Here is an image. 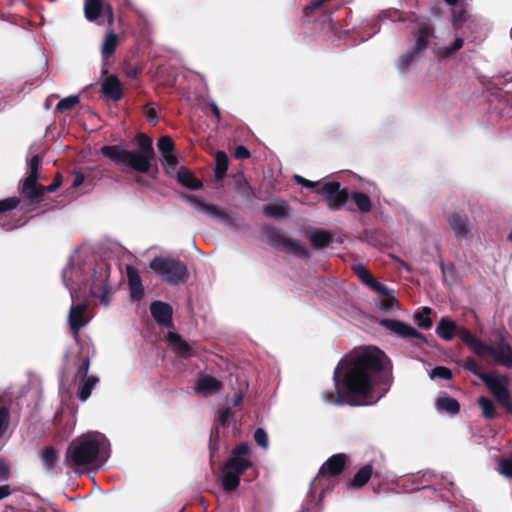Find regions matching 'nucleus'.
Listing matches in <instances>:
<instances>
[{
    "label": "nucleus",
    "instance_id": "3",
    "mask_svg": "<svg viewBox=\"0 0 512 512\" xmlns=\"http://www.w3.org/2000/svg\"><path fill=\"white\" fill-rule=\"evenodd\" d=\"M110 456V444L105 435L89 432L75 439L66 453V462L71 466L103 463Z\"/></svg>",
    "mask_w": 512,
    "mask_h": 512
},
{
    "label": "nucleus",
    "instance_id": "45",
    "mask_svg": "<svg viewBox=\"0 0 512 512\" xmlns=\"http://www.w3.org/2000/svg\"><path fill=\"white\" fill-rule=\"evenodd\" d=\"M464 14L465 11L461 6L455 5L452 10V16H453V24L456 27H459L464 22Z\"/></svg>",
    "mask_w": 512,
    "mask_h": 512
},
{
    "label": "nucleus",
    "instance_id": "25",
    "mask_svg": "<svg viewBox=\"0 0 512 512\" xmlns=\"http://www.w3.org/2000/svg\"><path fill=\"white\" fill-rule=\"evenodd\" d=\"M436 407L439 411L456 414L460 410L458 401L447 395L439 396L436 400Z\"/></svg>",
    "mask_w": 512,
    "mask_h": 512
},
{
    "label": "nucleus",
    "instance_id": "22",
    "mask_svg": "<svg viewBox=\"0 0 512 512\" xmlns=\"http://www.w3.org/2000/svg\"><path fill=\"white\" fill-rule=\"evenodd\" d=\"M177 179L182 185L193 190H198L202 187V182L190 170L184 167L177 171Z\"/></svg>",
    "mask_w": 512,
    "mask_h": 512
},
{
    "label": "nucleus",
    "instance_id": "24",
    "mask_svg": "<svg viewBox=\"0 0 512 512\" xmlns=\"http://www.w3.org/2000/svg\"><path fill=\"white\" fill-rule=\"evenodd\" d=\"M98 382L99 379L94 375L89 376V378L81 379L77 390V397L81 401H86Z\"/></svg>",
    "mask_w": 512,
    "mask_h": 512
},
{
    "label": "nucleus",
    "instance_id": "50",
    "mask_svg": "<svg viewBox=\"0 0 512 512\" xmlns=\"http://www.w3.org/2000/svg\"><path fill=\"white\" fill-rule=\"evenodd\" d=\"M250 447L247 443H242L232 451V456L236 457H245V455L249 454Z\"/></svg>",
    "mask_w": 512,
    "mask_h": 512
},
{
    "label": "nucleus",
    "instance_id": "44",
    "mask_svg": "<svg viewBox=\"0 0 512 512\" xmlns=\"http://www.w3.org/2000/svg\"><path fill=\"white\" fill-rule=\"evenodd\" d=\"M19 204V199L16 197L0 200V213L12 210Z\"/></svg>",
    "mask_w": 512,
    "mask_h": 512
},
{
    "label": "nucleus",
    "instance_id": "40",
    "mask_svg": "<svg viewBox=\"0 0 512 512\" xmlns=\"http://www.w3.org/2000/svg\"><path fill=\"white\" fill-rule=\"evenodd\" d=\"M158 149L163 153H170L173 152L174 149V143L172 139L169 136H163L158 140L157 143Z\"/></svg>",
    "mask_w": 512,
    "mask_h": 512
},
{
    "label": "nucleus",
    "instance_id": "30",
    "mask_svg": "<svg viewBox=\"0 0 512 512\" xmlns=\"http://www.w3.org/2000/svg\"><path fill=\"white\" fill-rule=\"evenodd\" d=\"M286 208L287 206L285 205V203H273L264 206L263 213L267 217L280 219L286 215Z\"/></svg>",
    "mask_w": 512,
    "mask_h": 512
},
{
    "label": "nucleus",
    "instance_id": "52",
    "mask_svg": "<svg viewBox=\"0 0 512 512\" xmlns=\"http://www.w3.org/2000/svg\"><path fill=\"white\" fill-rule=\"evenodd\" d=\"M231 417V411L230 409H223L218 418H217V424L218 425H222V426H227L228 425V422H229V419Z\"/></svg>",
    "mask_w": 512,
    "mask_h": 512
},
{
    "label": "nucleus",
    "instance_id": "61",
    "mask_svg": "<svg viewBox=\"0 0 512 512\" xmlns=\"http://www.w3.org/2000/svg\"><path fill=\"white\" fill-rule=\"evenodd\" d=\"M59 185H60V179L58 176V177H56L55 181L52 184H50L44 188H45V191H47V192H53L59 187Z\"/></svg>",
    "mask_w": 512,
    "mask_h": 512
},
{
    "label": "nucleus",
    "instance_id": "34",
    "mask_svg": "<svg viewBox=\"0 0 512 512\" xmlns=\"http://www.w3.org/2000/svg\"><path fill=\"white\" fill-rule=\"evenodd\" d=\"M431 309L429 307H424L422 311L414 314V320L417 322L418 326L421 328H430L432 325V320L430 319Z\"/></svg>",
    "mask_w": 512,
    "mask_h": 512
},
{
    "label": "nucleus",
    "instance_id": "53",
    "mask_svg": "<svg viewBox=\"0 0 512 512\" xmlns=\"http://www.w3.org/2000/svg\"><path fill=\"white\" fill-rule=\"evenodd\" d=\"M88 371H89V360L84 359L82 364L78 368L77 376L80 378V380L89 378Z\"/></svg>",
    "mask_w": 512,
    "mask_h": 512
},
{
    "label": "nucleus",
    "instance_id": "16",
    "mask_svg": "<svg viewBox=\"0 0 512 512\" xmlns=\"http://www.w3.org/2000/svg\"><path fill=\"white\" fill-rule=\"evenodd\" d=\"M186 201L197 211L207 214L212 217H223L224 212L217 206L207 203L200 196L188 195L185 197Z\"/></svg>",
    "mask_w": 512,
    "mask_h": 512
},
{
    "label": "nucleus",
    "instance_id": "17",
    "mask_svg": "<svg viewBox=\"0 0 512 512\" xmlns=\"http://www.w3.org/2000/svg\"><path fill=\"white\" fill-rule=\"evenodd\" d=\"M38 176L35 175H29L24 180L23 186H22V194L29 198L30 200H36L39 197H41L44 192L45 188L44 186L38 184L37 182Z\"/></svg>",
    "mask_w": 512,
    "mask_h": 512
},
{
    "label": "nucleus",
    "instance_id": "4",
    "mask_svg": "<svg viewBox=\"0 0 512 512\" xmlns=\"http://www.w3.org/2000/svg\"><path fill=\"white\" fill-rule=\"evenodd\" d=\"M136 139L139 150H127L122 146L112 145L103 146L100 152L120 166L122 170H124V167H131L135 171L147 173L154 157L152 140L142 133L138 134Z\"/></svg>",
    "mask_w": 512,
    "mask_h": 512
},
{
    "label": "nucleus",
    "instance_id": "62",
    "mask_svg": "<svg viewBox=\"0 0 512 512\" xmlns=\"http://www.w3.org/2000/svg\"><path fill=\"white\" fill-rule=\"evenodd\" d=\"M211 109H212L213 114L216 116V118L219 119L220 118V111H219V109H218V107H217V105L215 103L211 104Z\"/></svg>",
    "mask_w": 512,
    "mask_h": 512
},
{
    "label": "nucleus",
    "instance_id": "64",
    "mask_svg": "<svg viewBox=\"0 0 512 512\" xmlns=\"http://www.w3.org/2000/svg\"><path fill=\"white\" fill-rule=\"evenodd\" d=\"M243 399V396L241 394H238L235 396V399H234V406H237L241 403Z\"/></svg>",
    "mask_w": 512,
    "mask_h": 512
},
{
    "label": "nucleus",
    "instance_id": "46",
    "mask_svg": "<svg viewBox=\"0 0 512 512\" xmlns=\"http://www.w3.org/2000/svg\"><path fill=\"white\" fill-rule=\"evenodd\" d=\"M368 286L372 290H374L375 292H377L383 296L389 295V288L387 286L381 284L380 282H378L375 278H373L372 281H370Z\"/></svg>",
    "mask_w": 512,
    "mask_h": 512
},
{
    "label": "nucleus",
    "instance_id": "2",
    "mask_svg": "<svg viewBox=\"0 0 512 512\" xmlns=\"http://www.w3.org/2000/svg\"><path fill=\"white\" fill-rule=\"evenodd\" d=\"M62 279L73 301L89 293L93 298L99 299L105 307L109 305L111 298L105 269L91 273L90 268L82 265L78 258L73 256L63 270Z\"/></svg>",
    "mask_w": 512,
    "mask_h": 512
},
{
    "label": "nucleus",
    "instance_id": "18",
    "mask_svg": "<svg viewBox=\"0 0 512 512\" xmlns=\"http://www.w3.org/2000/svg\"><path fill=\"white\" fill-rule=\"evenodd\" d=\"M222 387V383L215 377L209 375L201 376L195 386V391L203 395H210L218 392Z\"/></svg>",
    "mask_w": 512,
    "mask_h": 512
},
{
    "label": "nucleus",
    "instance_id": "10",
    "mask_svg": "<svg viewBox=\"0 0 512 512\" xmlns=\"http://www.w3.org/2000/svg\"><path fill=\"white\" fill-rule=\"evenodd\" d=\"M433 35V29L429 24L420 22L416 33V44L412 52L404 54L399 62V69H406L414 60L415 55L427 49L428 39Z\"/></svg>",
    "mask_w": 512,
    "mask_h": 512
},
{
    "label": "nucleus",
    "instance_id": "56",
    "mask_svg": "<svg viewBox=\"0 0 512 512\" xmlns=\"http://www.w3.org/2000/svg\"><path fill=\"white\" fill-rule=\"evenodd\" d=\"M146 117L149 122L151 123H157L158 121V113L157 110L154 107H149L146 110Z\"/></svg>",
    "mask_w": 512,
    "mask_h": 512
},
{
    "label": "nucleus",
    "instance_id": "1",
    "mask_svg": "<svg viewBox=\"0 0 512 512\" xmlns=\"http://www.w3.org/2000/svg\"><path fill=\"white\" fill-rule=\"evenodd\" d=\"M385 359V354L376 348L343 359L334 371L337 396L323 393V399L337 405L375 404L389 388L388 380L384 381L381 373Z\"/></svg>",
    "mask_w": 512,
    "mask_h": 512
},
{
    "label": "nucleus",
    "instance_id": "37",
    "mask_svg": "<svg viewBox=\"0 0 512 512\" xmlns=\"http://www.w3.org/2000/svg\"><path fill=\"white\" fill-rule=\"evenodd\" d=\"M463 44H464V40L462 38L458 37L455 39V41L453 42L451 47H445V48L439 49L438 54L441 57L449 56V55L457 52L459 49H461Z\"/></svg>",
    "mask_w": 512,
    "mask_h": 512
},
{
    "label": "nucleus",
    "instance_id": "27",
    "mask_svg": "<svg viewBox=\"0 0 512 512\" xmlns=\"http://www.w3.org/2000/svg\"><path fill=\"white\" fill-rule=\"evenodd\" d=\"M283 247L288 253L294 254L298 257L308 258L309 256V253L306 250V248L298 240L285 239L283 241Z\"/></svg>",
    "mask_w": 512,
    "mask_h": 512
},
{
    "label": "nucleus",
    "instance_id": "41",
    "mask_svg": "<svg viewBox=\"0 0 512 512\" xmlns=\"http://www.w3.org/2000/svg\"><path fill=\"white\" fill-rule=\"evenodd\" d=\"M430 377L432 379L442 378L445 380H449L452 377V373L448 368L439 366V367H435L434 369L431 370Z\"/></svg>",
    "mask_w": 512,
    "mask_h": 512
},
{
    "label": "nucleus",
    "instance_id": "55",
    "mask_svg": "<svg viewBox=\"0 0 512 512\" xmlns=\"http://www.w3.org/2000/svg\"><path fill=\"white\" fill-rule=\"evenodd\" d=\"M9 477V467L7 463L0 460V481L6 480Z\"/></svg>",
    "mask_w": 512,
    "mask_h": 512
},
{
    "label": "nucleus",
    "instance_id": "33",
    "mask_svg": "<svg viewBox=\"0 0 512 512\" xmlns=\"http://www.w3.org/2000/svg\"><path fill=\"white\" fill-rule=\"evenodd\" d=\"M351 197L361 212L370 211L371 200L366 194L362 192H355L351 195Z\"/></svg>",
    "mask_w": 512,
    "mask_h": 512
},
{
    "label": "nucleus",
    "instance_id": "35",
    "mask_svg": "<svg viewBox=\"0 0 512 512\" xmlns=\"http://www.w3.org/2000/svg\"><path fill=\"white\" fill-rule=\"evenodd\" d=\"M478 403L481 407L482 414L486 418H493L495 416V407L491 400L486 397H480Z\"/></svg>",
    "mask_w": 512,
    "mask_h": 512
},
{
    "label": "nucleus",
    "instance_id": "42",
    "mask_svg": "<svg viewBox=\"0 0 512 512\" xmlns=\"http://www.w3.org/2000/svg\"><path fill=\"white\" fill-rule=\"evenodd\" d=\"M254 439H255L256 443L263 449L268 448V445H269L268 435L264 429H262V428L256 429V431L254 433Z\"/></svg>",
    "mask_w": 512,
    "mask_h": 512
},
{
    "label": "nucleus",
    "instance_id": "36",
    "mask_svg": "<svg viewBox=\"0 0 512 512\" xmlns=\"http://www.w3.org/2000/svg\"><path fill=\"white\" fill-rule=\"evenodd\" d=\"M57 457H58V453L57 451L52 448V447H49L47 449H45L42 453V462H43V465L46 467V468H51L53 467L54 463L56 462L57 460Z\"/></svg>",
    "mask_w": 512,
    "mask_h": 512
},
{
    "label": "nucleus",
    "instance_id": "19",
    "mask_svg": "<svg viewBox=\"0 0 512 512\" xmlns=\"http://www.w3.org/2000/svg\"><path fill=\"white\" fill-rule=\"evenodd\" d=\"M101 90L104 95L110 97L114 101L120 100L122 97L121 83L116 76H108L101 85Z\"/></svg>",
    "mask_w": 512,
    "mask_h": 512
},
{
    "label": "nucleus",
    "instance_id": "20",
    "mask_svg": "<svg viewBox=\"0 0 512 512\" xmlns=\"http://www.w3.org/2000/svg\"><path fill=\"white\" fill-rule=\"evenodd\" d=\"M449 224L457 238H466L469 232L468 218L464 214H452L449 217Z\"/></svg>",
    "mask_w": 512,
    "mask_h": 512
},
{
    "label": "nucleus",
    "instance_id": "5",
    "mask_svg": "<svg viewBox=\"0 0 512 512\" xmlns=\"http://www.w3.org/2000/svg\"><path fill=\"white\" fill-rule=\"evenodd\" d=\"M150 268L169 284L177 285L187 278L186 265L169 257H156L151 261Z\"/></svg>",
    "mask_w": 512,
    "mask_h": 512
},
{
    "label": "nucleus",
    "instance_id": "48",
    "mask_svg": "<svg viewBox=\"0 0 512 512\" xmlns=\"http://www.w3.org/2000/svg\"><path fill=\"white\" fill-rule=\"evenodd\" d=\"M176 164H177V158L176 156L173 154V152H170V153H166L164 154V157H163V166L167 169V170H174L175 167H176Z\"/></svg>",
    "mask_w": 512,
    "mask_h": 512
},
{
    "label": "nucleus",
    "instance_id": "29",
    "mask_svg": "<svg viewBox=\"0 0 512 512\" xmlns=\"http://www.w3.org/2000/svg\"><path fill=\"white\" fill-rule=\"evenodd\" d=\"M103 10L100 0H85V17L89 21H94L98 18Z\"/></svg>",
    "mask_w": 512,
    "mask_h": 512
},
{
    "label": "nucleus",
    "instance_id": "28",
    "mask_svg": "<svg viewBox=\"0 0 512 512\" xmlns=\"http://www.w3.org/2000/svg\"><path fill=\"white\" fill-rule=\"evenodd\" d=\"M118 45V37L115 33L109 32L102 44L101 54L104 60H107L115 51Z\"/></svg>",
    "mask_w": 512,
    "mask_h": 512
},
{
    "label": "nucleus",
    "instance_id": "43",
    "mask_svg": "<svg viewBox=\"0 0 512 512\" xmlns=\"http://www.w3.org/2000/svg\"><path fill=\"white\" fill-rule=\"evenodd\" d=\"M464 367L473 374L477 375L481 380L483 375H491V373L482 372L480 366L473 359H468L465 362Z\"/></svg>",
    "mask_w": 512,
    "mask_h": 512
},
{
    "label": "nucleus",
    "instance_id": "11",
    "mask_svg": "<svg viewBox=\"0 0 512 512\" xmlns=\"http://www.w3.org/2000/svg\"><path fill=\"white\" fill-rule=\"evenodd\" d=\"M328 206L331 210H338L344 206L349 198L347 189H340L338 182H328L322 186Z\"/></svg>",
    "mask_w": 512,
    "mask_h": 512
},
{
    "label": "nucleus",
    "instance_id": "23",
    "mask_svg": "<svg viewBox=\"0 0 512 512\" xmlns=\"http://www.w3.org/2000/svg\"><path fill=\"white\" fill-rule=\"evenodd\" d=\"M130 294L133 299H140L143 296V286L137 272L128 267L127 269Z\"/></svg>",
    "mask_w": 512,
    "mask_h": 512
},
{
    "label": "nucleus",
    "instance_id": "7",
    "mask_svg": "<svg viewBox=\"0 0 512 512\" xmlns=\"http://www.w3.org/2000/svg\"><path fill=\"white\" fill-rule=\"evenodd\" d=\"M252 465L246 457L232 456L222 471V483L226 491H233L239 485L240 475Z\"/></svg>",
    "mask_w": 512,
    "mask_h": 512
},
{
    "label": "nucleus",
    "instance_id": "15",
    "mask_svg": "<svg viewBox=\"0 0 512 512\" xmlns=\"http://www.w3.org/2000/svg\"><path fill=\"white\" fill-rule=\"evenodd\" d=\"M150 311L159 325L170 326L172 321V308L170 305L161 301H155L151 304Z\"/></svg>",
    "mask_w": 512,
    "mask_h": 512
},
{
    "label": "nucleus",
    "instance_id": "8",
    "mask_svg": "<svg viewBox=\"0 0 512 512\" xmlns=\"http://www.w3.org/2000/svg\"><path fill=\"white\" fill-rule=\"evenodd\" d=\"M476 341L481 345V347L479 349L472 350L475 354L482 358L491 355L496 364L508 368L512 367V348L503 339H501L496 346L488 345L479 338H476Z\"/></svg>",
    "mask_w": 512,
    "mask_h": 512
},
{
    "label": "nucleus",
    "instance_id": "57",
    "mask_svg": "<svg viewBox=\"0 0 512 512\" xmlns=\"http://www.w3.org/2000/svg\"><path fill=\"white\" fill-rule=\"evenodd\" d=\"M250 156L249 151L244 146H238L235 151V157L239 159H246Z\"/></svg>",
    "mask_w": 512,
    "mask_h": 512
},
{
    "label": "nucleus",
    "instance_id": "13",
    "mask_svg": "<svg viewBox=\"0 0 512 512\" xmlns=\"http://www.w3.org/2000/svg\"><path fill=\"white\" fill-rule=\"evenodd\" d=\"M380 324L401 338H423V335L412 326L395 319H383Z\"/></svg>",
    "mask_w": 512,
    "mask_h": 512
},
{
    "label": "nucleus",
    "instance_id": "9",
    "mask_svg": "<svg viewBox=\"0 0 512 512\" xmlns=\"http://www.w3.org/2000/svg\"><path fill=\"white\" fill-rule=\"evenodd\" d=\"M482 381L485 383L497 401L509 412H511L512 403L510 401V395L507 389L508 381L506 377L500 376L496 373H491V375H483Z\"/></svg>",
    "mask_w": 512,
    "mask_h": 512
},
{
    "label": "nucleus",
    "instance_id": "39",
    "mask_svg": "<svg viewBox=\"0 0 512 512\" xmlns=\"http://www.w3.org/2000/svg\"><path fill=\"white\" fill-rule=\"evenodd\" d=\"M353 270L360 278V280L367 286L369 285L370 281H372V279L374 278L361 264L354 265Z\"/></svg>",
    "mask_w": 512,
    "mask_h": 512
},
{
    "label": "nucleus",
    "instance_id": "58",
    "mask_svg": "<svg viewBox=\"0 0 512 512\" xmlns=\"http://www.w3.org/2000/svg\"><path fill=\"white\" fill-rule=\"evenodd\" d=\"M84 175L82 173H75L73 179V187H79L84 182Z\"/></svg>",
    "mask_w": 512,
    "mask_h": 512
},
{
    "label": "nucleus",
    "instance_id": "38",
    "mask_svg": "<svg viewBox=\"0 0 512 512\" xmlns=\"http://www.w3.org/2000/svg\"><path fill=\"white\" fill-rule=\"evenodd\" d=\"M79 103V97L72 95L60 100L57 104V110L63 111L73 108Z\"/></svg>",
    "mask_w": 512,
    "mask_h": 512
},
{
    "label": "nucleus",
    "instance_id": "51",
    "mask_svg": "<svg viewBox=\"0 0 512 512\" xmlns=\"http://www.w3.org/2000/svg\"><path fill=\"white\" fill-rule=\"evenodd\" d=\"M40 164V157L39 155H34L29 163V175H35L38 176V168Z\"/></svg>",
    "mask_w": 512,
    "mask_h": 512
},
{
    "label": "nucleus",
    "instance_id": "63",
    "mask_svg": "<svg viewBox=\"0 0 512 512\" xmlns=\"http://www.w3.org/2000/svg\"><path fill=\"white\" fill-rule=\"evenodd\" d=\"M322 2H323V1H321V0L316 1L315 3H312V4H311V6L306 7V8H305V10H313V9H316V8H318V7L321 5V3H322Z\"/></svg>",
    "mask_w": 512,
    "mask_h": 512
},
{
    "label": "nucleus",
    "instance_id": "59",
    "mask_svg": "<svg viewBox=\"0 0 512 512\" xmlns=\"http://www.w3.org/2000/svg\"><path fill=\"white\" fill-rule=\"evenodd\" d=\"M11 494V488L9 485L0 486V500L8 497Z\"/></svg>",
    "mask_w": 512,
    "mask_h": 512
},
{
    "label": "nucleus",
    "instance_id": "21",
    "mask_svg": "<svg viewBox=\"0 0 512 512\" xmlns=\"http://www.w3.org/2000/svg\"><path fill=\"white\" fill-rule=\"evenodd\" d=\"M169 346L180 356L189 357L191 356L190 346L177 334L169 333L167 337Z\"/></svg>",
    "mask_w": 512,
    "mask_h": 512
},
{
    "label": "nucleus",
    "instance_id": "32",
    "mask_svg": "<svg viewBox=\"0 0 512 512\" xmlns=\"http://www.w3.org/2000/svg\"><path fill=\"white\" fill-rule=\"evenodd\" d=\"M216 168L215 175L218 179L222 178L228 169V157L225 152L218 151L215 155Z\"/></svg>",
    "mask_w": 512,
    "mask_h": 512
},
{
    "label": "nucleus",
    "instance_id": "6",
    "mask_svg": "<svg viewBox=\"0 0 512 512\" xmlns=\"http://www.w3.org/2000/svg\"><path fill=\"white\" fill-rule=\"evenodd\" d=\"M436 334L446 341H450L454 336H458L471 350H476L481 345L476 341L474 336L468 329L459 327L454 321L442 318L437 327Z\"/></svg>",
    "mask_w": 512,
    "mask_h": 512
},
{
    "label": "nucleus",
    "instance_id": "26",
    "mask_svg": "<svg viewBox=\"0 0 512 512\" xmlns=\"http://www.w3.org/2000/svg\"><path fill=\"white\" fill-rule=\"evenodd\" d=\"M373 472L372 465L368 464L363 466L359 471L355 474L354 478L349 483V486L354 488H359L365 485L370 479Z\"/></svg>",
    "mask_w": 512,
    "mask_h": 512
},
{
    "label": "nucleus",
    "instance_id": "47",
    "mask_svg": "<svg viewBox=\"0 0 512 512\" xmlns=\"http://www.w3.org/2000/svg\"><path fill=\"white\" fill-rule=\"evenodd\" d=\"M396 306L397 300L389 295L386 298H384L380 303V309L386 312L394 310Z\"/></svg>",
    "mask_w": 512,
    "mask_h": 512
},
{
    "label": "nucleus",
    "instance_id": "54",
    "mask_svg": "<svg viewBox=\"0 0 512 512\" xmlns=\"http://www.w3.org/2000/svg\"><path fill=\"white\" fill-rule=\"evenodd\" d=\"M8 424V412L5 408H0V432H2Z\"/></svg>",
    "mask_w": 512,
    "mask_h": 512
},
{
    "label": "nucleus",
    "instance_id": "12",
    "mask_svg": "<svg viewBox=\"0 0 512 512\" xmlns=\"http://www.w3.org/2000/svg\"><path fill=\"white\" fill-rule=\"evenodd\" d=\"M86 309V303L77 305L72 304L70 307L68 323L75 336L78 334L79 330L86 326L90 321V317L86 315Z\"/></svg>",
    "mask_w": 512,
    "mask_h": 512
},
{
    "label": "nucleus",
    "instance_id": "14",
    "mask_svg": "<svg viewBox=\"0 0 512 512\" xmlns=\"http://www.w3.org/2000/svg\"><path fill=\"white\" fill-rule=\"evenodd\" d=\"M346 456L344 454H336L329 458L320 468L315 481L320 480L324 476H334L339 474L345 465Z\"/></svg>",
    "mask_w": 512,
    "mask_h": 512
},
{
    "label": "nucleus",
    "instance_id": "31",
    "mask_svg": "<svg viewBox=\"0 0 512 512\" xmlns=\"http://www.w3.org/2000/svg\"><path fill=\"white\" fill-rule=\"evenodd\" d=\"M311 245L317 249L327 246L330 242V235L325 231H314L309 235Z\"/></svg>",
    "mask_w": 512,
    "mask_h": 512
},
{
    "label": "nucleus",
    "instance_id": "49",
    "mask_svg": "<svg viewBox=\"0 0 512 512\" xmlns=\"http://www.w3.org/2000/svg\"><path fill=\"white\" fill-rule=\"evenodd\" d=\"M500 472L507 477L512 478V457L510 459H503L499 462Z\"/></svg>",
    "mask_w": 512,
    "mask_h": 512
},
{
    "label": "nucleus",
    "instance_id": "60",
    "mask_svg": "<svg viewBox=\"0 0 512 512\" xmlns=\"http://www.w3.org/2000/svg\"><path fill=\"white\" fill-rule=\"evenodd\" d=\"M295 180L297 181V183L303 185V186H306V187H313L315 184L311 181H308L306 179H304L303 177L299 176V175H295Z\"/></svg>",
    "mask_w": 512,
    "mask_h": 512
}]
</instances>
